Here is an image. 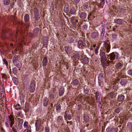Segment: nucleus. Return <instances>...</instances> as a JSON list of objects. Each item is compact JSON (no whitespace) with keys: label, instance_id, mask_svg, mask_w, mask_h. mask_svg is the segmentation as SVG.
Returning <instances> with one entry per match:
<instances>
[{"label":"nucleus","instance_id":"64","mask_svg":"<svg viewBox=\"0 0 132 132\" xmlns=\"http://www.w3.org/2000/svg\"><path fill=\"white\" fill-rule=\"evenodd\" d=\"M122 77V78H123V77Z\"/></svg>","mask_w":132,"mask_h":132},{"label":"nucleus","instance_id":"33","mask_svg":"<svg viewBox=\"0 0 132 132\" xmlns=\"http://www.w3.org/2000/svg\"><path fill=\"white\" fill-rule=\"evenodd\" d=\"M76 12L75 9L74 8L71 9L70 11V13L71 14H75Z\"/></svg>","mask_w":132,"mask_h":132},{"label":"nucleus","instance_id":"11","mask_svg":"<svg viewBox=\"0 0 132 132\" xmlns=\"http://www.w3.org/2000/svg\"><path fill=\"white\" fill-rule=\"evenodd\" d=\"M48 99L46 98H45L43 101V105L44 106H47L48 104Z\"/></svg>","mask_w":132,"mask_h":132},{"label":"nucleus","instance_id":"3","mask_svg":"<svg viewBox=\"0 0 132 132\" xmlns=\"http://www.w3.org/2000/svg\"><path fill=\"white\" fill-rule=\"evenodd\" d=\"M108 57H109V59L110 60L112 61L111 62H112L116 59H117L118 57L119 56L118 54L117 53H112L108 55Z\"/></svg>","mask_w":132,"mask_h":132},{"label":"nucleus","instance_id":"5","mask_svg":"<svg viewBox=\"0 0 132 132\" xmlns=\"http://www.w3.org/2000/svg\"><path fill=\"white\" fill-rule=\"evenodd\" d=\"M35 89V85L34 81H32L30 85V90L31 92H33Z\"/></svg>","mask_w":132,"mask_h":132},{"label":"nucleus","instance_id":"54","mask_svg":"<svg viewBox=\"0 0 132 132\" xmlns=\"http://www.w3.org/2000/svg\"><path fill=\"white\" fill-rule=\"evenodd\" d=\"M46 132H49V130L47 128H45Z\"/></svg>","mask_w":132,"mask_h":132},{"label":"nucleus","instance_id":"7","mask_svg":"<svg viewBox=\"0 0 132 132\" xmlns=\"http://www.w3.org/2000/svg\"><path fill=\"white\" fill-rule=\"evenodd\" d=\"M41 120L39 119H37L35 122V126L36 129L38 128L39 129L41 125Z\"/></svg>","mask_w":132,"mask_h":132},{"label":"nucleus","instance_id":"27","mask_svg":"<svg viewBox=\"0 0 132 132\" xmlns=\"http://www.w3.org/2000/svg\"><path fill=\"white\" fill-rule=\"evenodd\" d=\"M114 93H110L108 95V96L109 98H112L114 97Z\"/></svg>","mask_w":132,"mask_h":132},{"label":"nucleus","instance_id":"44","mask_svg":"<svg viewBox=\"0 0 132 132\" xmlns=\"http://www.w3.org/2000/svg\"><path fill=\"white\" fill-rule=\"evenodd\" d=\"M67 119L69 120H70L71 119V114H69L67 116Z\"/></svg>","mask_w":132,"mask_h":132},{"label":"nucleus","instance_id":"42","mask_svg":"<svg viewBox=\"0 0 132 132\" xmlns=\"http://www.w3.org/2000/svg\"><path fill=\"white\" fill-rule=\"evenodd\" d=\"M23 121L22 119L20 120L19 122L18 125H22Z\"/></svg>","mask_w":132,"mask_h":132},{"label":"nucleus","instance_id":"24","mask_svg":"<svg viewBox=\"0 0 132 132\" xmlns=\"http://www.w3.org/2000/svg\"><path fill=\"white\" fill-rule=\"evenodd\" d=\"M11 0H4V4L5 5H9L10 2Z\"/></svg>","mask_w":132,"mask_h":132},{"label":"nucleus","instance_id":"29","mask_svg":"<svg viewBox=\"0 0 132 132\" xmlns=\"http://www.w3.org/2000/svg\"><path fill=\"white\" fill-rule=\"evenodd\" d=\"M127 81L126 80L122 79L120 81V84L122 85H125L126 84Z\"/></svg>","mask_w":132,"mask_h":132},{"label":"nucleus","instance_id":"10","mask_svg":"<svg viewBox=\"0 0 132 132\" xmlns=\"http://www.w3.org/2000/svg\"><path fill=\"white\" fill-rule=\"evenodd\" d=\"M79 16L80 18L82 19H84L86 18L87 17L86 14L84 12H81L79 14Z\"/></svg>","mask_w":132,"mask_h":132},{"label":"nucleus","instance_id":"15","mask_svg":"<svg viewBox=\"0 0 132 132\" xmlns=\"http://www.w3.org/2000/svg\"><path fill=\"white\" fill-rule=\"evenodd\" d=\"M115 22L118 24H121L122 23V20L120 19H116L114 20Z\"/></svg>","mask_w":132,"mask_h":132},{"label":"nucleus","instance_id":"38","mask_svg":"<svg viewBox=\"0 0 132 132\" xmlns=\"http://www.w3.org/2000/svg\"><path fill=\"white\" fill-rule=\"evenodd\" d=\"M121 108H119L117 109L115 111V112L117 113H119L120 110Z\"/></svg>","mask_w":132,"mask_h":132},{"label":"nucleus","instance_id":"22","mask_svg":"<svg viewBox=\"0 0 132 132\" xmlns=\"http://www.w3.org/2000/svg\"><path fill=\"white\" fill-rule=\"evenodd\" d=\"M78 44L81 47L84 46L85 45V44L83 43L82 40H79L78 41Z\"/></svg>","mask_w":132,"mask_h":132},{"label":"nucleus","instance_id":"1","mask_svg":"<svg viewBox=\"0 0 132 132\" xmlns=\"http://www.w3.org/2000/svg\"><path fill=\"white\" fill-rule=\"evenodd\" d=\"M14 123L15 120L13 115L10 114L8 116L7 121L5 123L6 126L7 128H9L10 125H14Z\"/></svg>","mask_w":132,"mask_h":132},{"label":"nucleus","instance_id":"32","mask_svg":"<svg viewBox=\"0 0 132 132\" xmlns=\"http://www.w3.org/2000/svg\"><path fill=\"white\" fill-rule=\"evenodd\" d=\"M105 29L104 28H103L102 29V31L101 32V36L102 37H103L105 33Z\"/></svg>","mask_w":132,"mask_h":132},{"label":"nucleus","instance_id":"40","mask_svg":"<svg viewBox=\"0 0 132 132\" xmlns=\"http://www.w3.org/2000/svg\"><path fill=\"white\" fill-rule=\"evenodd\" d=\"M73 24L74 25H75L78 22V20H73Z\"/></svg>","mask_w":132,"mask_h":132},{"label":"nucleus","instance_id":"45","mask_svg":"<svg viewBox=\"0 0 132 132\" xmlns=\"http://www.w3.org/2000/svg\"><path fill=\"white\" fill-rule=\"evenodd\" d=\"M18 129H19L20 130L22 129V125H18Z\"/></svg>","mask_w":132,"mask_h":132},{"label":"nucleus","instance_id":"48","mask_svg":"<svg viewBox=\"0 0 132 132\" xmlns=\"http://www.w3.org/2000/svg\"><path fill=\"white\" fill-rule=\"evenodd\" d=\"M5 32H3L2 34H1V36L3 38L5 39Z\"/></svg>","mask_w":132,"mask_h":132},{"label":"nucleus","instance_id":"35","mask_svg":"<svg viewBox=\"0 0 132 132\" xmlns=\"http://www.w3.org/2000/svg\"><path fill=\"white\" fill-rule=\"evenodd\" d=\"M21 108V106L19 104H17L15 106V109L17 110L20 109Z\"/></svg>","mask_w":132,"mask_h":132},{"label":"nucleus","instance_id":"21","mask_svg":"<svg viewBox=\"0 0 132 132\" xmlns=\"http://www.w3.org/2000/svg\"><path fill=\"white\" fill-rule=\"evenodd\" d=\"M79 83V81L77 79H75L73 81L72 83L74 85L76 86Z\"/></svg>","mask_w":132,"mask_h":132},{"label":"nucleus","instance_id":"4","mask_svg":"<svg viewBox=\"0 0 132 132\" xmlns=\"http://www.w3.org/2000/svg\"><path fill=\"white\" fill-rule=\"evenodd\" d=\"M104 47L105 48V51L107 53H108L110 51V43L108 41H106L105 43Z\"/></svg>","mask_w":132,"mask_h":132},{"label":"nucleus","instance_id":"47","mask_svg":"<svg viewBox=\"0 0 132 132\" xmlns=\"http://www.w3.org/2000/svg\"><path fill=\"white\" fill-rule=\"evenodd\" d=\"M13 73H16L17 72V70L16 68H14L13 69Z\"/></svg>","mask_w":132,"mask_h":132},{"label":"nucleus","instance_id":"61","mask_svg":"<svg viewBox=\"0 0 132 132\" xmlns=\"http://www.w3.org/2000/svg\"><path fill=\"white\" fill-rule=\"evenodd\" d=\"M89 15L88 16V19H89Z\"/></svg>","mask_w":132,"mask_h":132},{"label":"nucleus","instance_id":"26","mask_svg":"<svg viewBox=\"0 0 132 132\" xmlns=\"http://www.w3.org/2000/svg\"><path fill=\"white\" fill-rule=\"evenodd\" d=\"M12 80L14 84L15 85H17L18 83V81L17 78L15 77H13V78Z\"/></svg>","mask_w":132,"mask_h":132},{"label":"nucleus","instance_id":"51","mask_svg":"<svg viewBox=\"0 0 132 132\" xmlns=\"http://www.w3.org/2000/svg\"><path fill=\"white\" fill-rule=\"evenodd\" d=\"M23 132H30V129H27L24 130Z\"/></svg>","mask_w":132,"mask_h":132},{"label":"nucleus","instance_id":"63","mask_svg":"<svg viewBox=\"0 0 132 132\" xmlns=\"http://www.w3.org/2000/svg\"><path fill=\"white\" fill-rule=\"evenodd\" d=\"M73 18V19H74V18H72H72Z\"/></svg>","mask_w":132,"mask_h":132},{"label":"nucleus","instance_id":"2","mask_svg":"<svg viewBox=\"0 0 132 132\" xmlns=\"http://www.w3.org/2000/svg\"><path fill=\"white\" fill-rule=\"evenodd\" d=\"M101 60L103 67L106 68L108 65L106 61V58L104 52H102L100 53Z\"/></svg>","mask_w":132,"mask_h":132},{"label":"nucleus","instance_id":"57","mask_svg":"<svg viewBox=\"0 0 132 132\" xmlns=\"http://www.w3.org/2000/svg\"><path fill=\"white\" fill-rule=\"evenodd\" d=\"M17 116L18 117H19L20 115V112H19L17 114Z\"/></svg>","mask_w":132,"mask_h":132},{"label":"nucleus","instance_id":"17","mask_svg":"<svg viewBox=\"0 0 132 132\" xmlns=\"http://www.w3.org/2000/svg\"><path fill=\"white\" fill-rule=\"evenodd\" d=\"M23 126L24 127L27 129H30V126L29 125H28V122L27 121H25L24 122Z\"/></svg>","mask_w":132,"mask_h":132},{"label":"nucleus","instance_id":"62","mask_svg":"<svg viewBox=\"0 0 132 132\" xmlns=\"http://www.w3.org/2000/svg\"><path fill=\"white\" fill-rule=\"evenodd\" d=\"M1 117V115L0 114V118Z\"/></svg>","mask_w":132,"mask_h":132},{"label":"nucleus","instance_id":"58","mask_svg":"<svg viewBox=\"0 0 132 132\" xmlns=\"http://www.w3.org/2000/svg\"><path fill=\"white\" fill-rule=\"evenodd\" d=\"M93 47L94 48H95L96 47V44H94L93 45Z\"/></svg>","mask_w":132,"mask_h":132},{"label":"nucleus","instance_id":"31","mask_svg":"<svg viewBox=\"0 0 132 132\" xmlns=\"http://www.w3.org/2000/svg\"><path fill=\"white\" fill-rule=\"evenodd\" d=\"M82 61L83 63H86L88 62V60L87 58H84L83 59Z\"/></svg>","mask_w":132,"mask_h":132},{"label":"nucleus","instance_id":"50","mask_svg":"<svg viewBox=\"0 0 132 132\" xmlns=\"http://www.w3.org/2000/svg\"><path fill=\"white\" fill-rule=\"evenodd\" d=\"M83 29H86L87 28V25H84L82 26Z\"/></svg>","mask_w":132,"mask_h":132},{"label":"nucleus","instance_id":"60","mask_svg":"<svg viewBox=\"0 0 132 132\" xmlns=\"http://www.w3.org/2000/svg\"><path fill=\"white\" fill-rule=\"evenodd\" d=\"M10 45L11 46H12L13 45V44L12 43H11L10 44Z\"/></svg>","mask_w":132,"mask_h":132},{"label":"nucleus","instance_id":"55","mask_svg":"<svg viewBox=\"0 0 132 132\" xmlns=\"http://www.w3.org/2000/svg\"><path fill=\"white\" fill-rule=\"evenodd\" d=\"M68 115H67L66 113H65L64 114V118H66V117H67V116Z\"/></svg>","mask_w":132,"mask_h":132},{"label":"nucleus","instance_id":"6","mask_svg":"<svg viewBox=\"0 0 132 132\" xmlns=\"http://www.w3.org/2000/svg\"><path fill=\"white\" fill-rule=\"evenodd\" d=\"M34 11L35 18H36V20H37V19L38 18L39 15V13L38 12V11L37 9L36 8H35L34 9Z\"/></svg>","mask_w":132,"mask_h":132},{"label":"nucleus","instance_id":"49","mask_svg":"<svg viewBox=\"0 0 132 132\" xmlns=\"http://www.w3.org/2000/svg\"><path fill=\"white\" fill-rule=\"evenodd\" d=\"M112 37L113 39H116L117 38V35L116 34H113L112 35Z\"/></svg>","mask_w":132,"mask_h":132},{"label":"nucleus","instance_id":"39","mask_svg":"<svg viewBox=\"0 0 132 132\" xmlns=\"http://www.w3.org/2000/svg\"><path fill=\"white\" fill-rule=\"evenodd\" d=\"M3 61L4 63V64H5L7 66L8 62L5 59H3Z\"/></svg>","mask_w":132,"mask_h":132},{"label":"nucleus","instance_id":"53","mask_svg":"<svg viewBox=\"0 0 132 132\" xmlns=\"http://www.w3.org/2000/svg\"><path fill=\"white\" fill-rule=\"evenodd\" d=\"M80 0H74V2L75 4H77L78 3Z\"/></svg>","mask_w":132,"mask_h":132},{"label":"nucleus","instance_id":"9","mask_svg":"<svg viewBox=\"0 0 132 132\" xmlns=\"http://www.w3.org/2000/svg\"><path fill=\"white\" fill-rule=\"evenodd\" d=\"M10 125V127L12 129L11 130V132H17V126L16 125Z\"/></svg>","mask_w":132,"mask_h":132},{"label":"nucleus","instance_id":"46","mask_svg":"<svg viewBox=\"0 0 132 132\" xmlns=\"http://www.w3.org/2000/svg\"><path fill=\"white\" fill-rule=\"evenodd\" d=\"M99 94H97V93H96V100H98L100 99V96L98 95Z\"/></svg>","mask_w":132,"mask_h":132},{"label":"nucleus","instance_id":"30","mask_svg":"<svg viewBox=\"0 0 132 132\" xmlns=\"http://www.w3.org/2000/svg\"><path fill=\"white\" fill-rule=\"evenodd\" d=\"M18 55H15L13 58L12 60L13 62H14L16 61H18Z\"/></svg>","mask_w":132,"mask_h":132},{"label":"nucleus","instance_id":"23","mask_svg":"<svg viewBox=\"0 0 132 132\" xmlns=\"http://www.w3.org/2000/svg\"><path fill=\"white\" fill-rule=\"evenodd\" d=\"M99 48V46H97L94 48V51L96 55H97L98 53V50Z\"/></svg>","mask_w":132,"mask_h":132},{"label":"nucleus","instance_id":"41","mask_svg":"<svg viewBox=\"0 0 132 132\" xmlns=\"http://www.w3.org/2000/svg\"><path fill=\"white\" fill-rule=\"evenodd\" d=\"M129 75H132V69H129L127 71Z\"/></svg>","mask_w":132,"mask_h":132},{"label":"nucleus","instance_id":"13","mask_svg":"<svg viewBox=\"0 0 132 132\" xmlns=\"http://www.w3.org/2000/svg\"><path fill=\"white\" fill-rule=\"evenodd\" d=\"M47 59L46 57H44L43 61V64L44 66H45L47 64Z\"/></svg>","mask_w":132,"mask_h":132},{"label":"nucleus","instance_id":"37","mask_svg":"<svg viewBox=\"0 0 132 132\" xmlns=\"http://www.w3.org/2000/svg\"><path fill=\"white\" fill-rule=\"evenodd\" d=\"M39 31V29L38 28H37L35 29L34 30V33L35 34L37 33Z\"/></svg>","mask_w":132,"mask_h":132},{"label":"nucleus","instance_id":"12","mask_svg":"<svg viewBox=\"0 0 132 132\" xmlns=\"http://www.w3.org/2000/svg\"><path fill=\"white\" fill-rule=\"evenodd\" d=\"M17 67L19 68L21 67V64L20 62L19 61H16L13 63Z\"/></svg>","mask_w":132,"mask_h":132},{"label":"nucleus","instance_id":"28","mask_svg":"<svg viewBox=\"0 0 132 132\" xmlns=\"http://www.w3.org/2000/svg\"><path fill=\"white\" fill-rule=\"evenodd\" d=\"M118 130V129L117 128H113L112 129L111 128L109 130V131H110L111 130H112L113 132H117Z\"/></svg>","mask_w":132,"mask_h":132},{"label":"nucleus","instance_id":"25","mask_svg":"<svg viewBox=\"0 0 132 132\" xmlns=\"http://www.w3.org/2000/svg\"><path fill=\"white\" fill-rule=\"evenodd\" d=\"M29 110V107L28 105L27 104H26L25 105V108L24 111L25 112H28Z\"/></svg>","mask_w":132,"mask_h":132},{"label":"nucleus","instance_id":"59","mask_svg":"<svg viewBox=\"0 0 132 132\" xmlns=\"http://www.w3.org/2000/svg\"><path fill=\"white\" fill-rule=\"evenodd\" d=\"M53 104L52 103H51V106L52 107H53Z\"/></svg>","mask_w":132,"mask_h":132},{"label":"nucleus","instance_id":"20","mask_svg":"<svg viewBox=\"0 0 132 132\" xmlns=\"http://www.w3.org/2000/svg\"><path fill=\"white\" fill-rule=\"evenodd\" d=\"M98 35L97 32H94L92 33L91 35V36L92 38H96Z\"/></svg>","mask_w":132,"mask_h":132},{"label":"nucleus","instance_id":"14","mask_svg":"<svg viewBox=\"0 0 132 132\" xmlns=\"http://www.w3.org/2000/svg\"><path fill=\"white\" fill-rule=\"evenodd\" d=\"M64 90L63 88H60L59 89V95L60 96H62L64 94Z\"/></svg>","mask_w":132,"mask_h":132},{"label":"nucleus","instance_id":"56","mask_svg":"<svg viewBox=\"0 0 132 132\" xmlns=\"http://www.w3.org/2000/svg\"><path fill=\"white\" fill-rule=\"evenodd\" d=\"M104 1L103 0H102L101 2V4H104Z\"/></svg>","mask_w":132,"mask_h":132},{"label":"nucleus","instance_id":"8","mask_svg":"<svg viewBox=\"0 0 132 132\" xmlns=\"http://www.w3.org/2000/svg\"><path fill=\"white\" fill-rule=\"evenodd\" d=\"M125 98L124 96L121 94L118 96V100L119 102H122L124 100Z\"/></svg>","mask_w":132,"mask_h":132},{"label":"nucleus","instance_id":"36","mask_svg":"<svg viewBox=\"0 0 132 132\" xmlns=\"http://www.w3.org/2000/svg\"><path fill=\"white\" fill-rule=\"evenodd\" d=\"M122 65V64L120 63H118L116 65V67L118 68H120V67Z\"/></svg>","mask_w":132,"mask_h":132},{"label":"nucleus","instance_id":"19","mask_svg":"<svg viewBox=\"0 0 132 132\" xmlns=\"http://www.w3.org/2000/svg\"><path fill=\"white\" fill-rule=\"evenodd\" d=\"M29 19V15L27 14H26L24 16V19L25 21L26 22H28Z\"/></svg>","mask_w":132,"mask_h":132},{"label":"nucleus","instance_id":"16","mask_svg":"<svg viewBox=\"0 0 132 132\" xmlns=\"http://www.w3.org/2000/svg\"><path fill=\"white\" fill-rule=\"evenodd\" d=\"M56 110V111L59 112L61 110V106L59 104H57L55 105Z\"/></svg>","mask_w":132,"mask_h":132},{"label":"nucleus","instance_id":"43","mask_svg":"<svg viewBox=\"0 0 132 132\" xmlns=\"http://www.w3.org/2000/svg\"><path fill=\"white\" fill-rule=\"evenodd\" d=\"M88 4H84L83 5V7L84 9H86L88 8Z\"/></svg>","mask_w":132,"mask_h":132},{"label":"nucleus","instance_id":"34","mask_svg":"<svg viewBox=\"0 0 132 132\" xmlns=\"http://www.w3.org/2000/svg\"><path fill=\"white\" fill-rule=\"evenodd\" d=\"M64 49L66 52L68 54V52L69 51V47L68 46H65V47Z\"/></svg>","mask_w":132,"mask_h":132},{"label":"nucleus","instance_id":"18","mask_svg":"<svg viewBox=\"0 0 132 132\" xmlns=\"http://www.w3.org/2000/svg\"><path fill=\"white\" fill-rule=\"evenodd\" d=\"M63 118L60 116H59L57 118V122L61 123L62 122Z\"/></svg>","mask_w":132,"mask_h":132},{"label":"nucleus","instance_id":"52","mask_svg":"<svg viewBox=\"0 0 132 132\" xmlns=\"http://www.w3.org/2000/svg\"><path fill=\"white\" fill-rule=\"evenodd\" d=\"M84 92L86 94H87L89 92V90L87 89H85L84 90Z\"/></svg>","mask_w":132,"mask_h":132}]
</instances>
